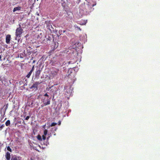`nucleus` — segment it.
Returning <instances> with one entry per match:
<instances>
[{
  "label": "nucleus",
  "mask_w": 160,
  "mask_h": 160,
  "mask_svg": "<svg viewBox=\"0 0 160 160\" xmlns=\"http://www.w3.org/2000/svg\"><path fill=\"white\" fill-rule=\"evenodd\" d=\"M10 124V122L9 120H8L5 122V125L7 126H9Z\"/></svg>",
  "instance_id": "obj_11"
},
{
  "label": "nucleus",
  "mask_w": 160,
  "mask_h": 160,
  "mask_svg": "<svg viewBox=\"0 0 160 160\" xmlns=\"http://www.w3.org/2000/svg\"><path fill=\"white\" fill-rule=\"evenodd\" d=\"M2 58V57L1 56V55H0V61L1 60V59Z\"/></svg>",
  "instance_id": "obj_27"
},
{
  "label": "nucleus",
  "mask_w": 160,
  "mask_h": 160,
  "mask_svg": "<svg viewBox=\"0 0 160 160\" xmlns=\"http://www.w3.org/2000/svg\"><path fill=\"white\" fill-rule=\"evenodd\" d=\"M42 102H43L44 106H46L48 105H49L50 103V98H47L46 99L45 98L43 99Z\"/></svg>",
  "instance_id": "obj_4"
},
{
  "label": "nucleus",
  "mask_w": 160,
  "mask_h": 160,
  "mask_svg": "<svg viewBox=\"0 0 160 160\" xmlns=\"http://www.w3.org/2000/svg\"><path fill=\"white\" fill-rule=\"evenodd\" d=\"M46 135H43L42 136V138L43 140H45L46 138Z\"/></svg>",
  "instance_id": "obj_19"
},
{
  "label": "nucleus",
  "mask_w": 160,
  "mask_h": 160,
  "mask_svg": "<svg viewBox=\"0 0 160 160\" xmlns=\"http://www.w3.org/2000/svg\"><path fill=\"white\" fill-rule=\"evenodd\" d=\"M41 73V70H40V68L38 69H36V71L35 72V77L39 78L40 76V74Z\"/></svg>",
  "instance_id": "obj_8"
},
{
  "label": "nucleus",
  "mask_w": 160,
  "mask_h": 160,
  "mask_svg": "<svg viewBox=\"0 0 160 160\" xmlns=\"http://www.w3.org/2000/svg\"><path fill=\"white\" fill-rule=\"evenodd\" d=\"M40 83H41V82H36L33 84L32 85L30 88L31 89L34 88H36V89H37L38 85L40 84Z\"/></svg>",
  "instance_id": "obj_5"
},
{
  "label": "nucleus",
  "mask_w": 160,
  "mask_h": 160,
  "mask_svg": "<svg viewBox=\"0 0 160 160\" xmlns=\"http://www.w3.org/2000/svg\"><path fill=\"white\" fill-rule=\"evenodd\" d=\"M21 8V7H19V6L15 7L13 9V12H15V11H17L20 10Z\"/></svg>",
  "instance_id": "obj_10"
},
{
  "label": "nucleus",
  "mask_w": 160,
  "mask_h": 160,
  "mask_svg": "<svg viewBox=\"0 0 160 160\" xmlns=\"http://www.w3.org/2000/svg\"><path fill=\"white\" fill-rule=\"evenodd\" d=\"M75 62H72V61H69L68 62V64H73L75 63Z\"/></svg>",
  "instance_id": "obj_17"
},
{
  "label": "nucleus",
  "mask_w": 160,
  "mask_h": 160,
  "mask_svg": "<svg viewBox=\"0 0 160 160\" xmlns=\"http://www.w3.org/2000/svg\"><path fill=\"white\" fill-rule=\"evenodd\" d=\"M43 106H44L43 105H41V107H43Z\"/></svg>",
  "instance_id": "obj_28"
},
{
  "label": "nucleus",
  "mask_w": 160,
  "mask_h": 160,
  "mask_svg": "<svg viewBox=\"0 0 160 160\" xmlns=\"http://www.w3.org/2000/svg\"><path fill=\"white\" fill-rule=\"evenodd\" d=\"M58 122V125H60L61 124V121H59Z\"/></svg>",
  "instance_id": "obj_24"
},
{
  "label": "nucleus",
  "mask_w": 160,
  "mask_h": 160,
  "mask_svg": "<svg viewBox=\"0 0 160 160\" xmlns=\"http://www.w3.org/2000/svg\"><path fill=\"white\" fill-rule=\"evenodd\" d=\"M46 89L48 91H49L50 90L49 93L51 94H54L55 92H56L57 90V88L53 86H52L49 88H47Z\"/></svg>",
  "instance_id": "obj_3"
},
{
  "label": "nucleus",
  "mask_w": 160,
  "mask_h": 160,
  "mask_svg": "<svg viewBox=\"0 0 160 160\" xmlns=\"http://www.w3.org/2000/svg\"><path fill=\"white\" fill-rule=\"evenodd\" d=\"M35 61H35V60H34L33 61V62H32V63H34L35 62Z\"/></svg>",
  "instance_id": "obj_26"
},
{
  "label": "nucleus",
  "mask_w": 160,
  "mask_h": 160,
  "mask_svg": "<svg viewBox=\"0 0 160 160\" xmlns=\"http://www.w3.org/2000/svg\"><path fill=\"white\" fill-rule=\"evenodd\" d=\"M30 118V117L29 116H27L25 118V120H28Z\"/></svg>",
  "instance_id": "obj_20"
},
{
  "label": "nucleus",
  "mask_w": 160,
  "mask_h": 160,
  "mask_svg": "<svg viewBox=\"0 0 160 160\" xmlns=\"http://www.w3.org/2000/svg\"><path fill=\"white\" fill-rule=\"evenodd\" d=\"M19 27L17 28L15 32V39L19 40L21 37V35L23 32V29L22 28L21 25L19 24Z\"/></svg>",
  "instance_id": "obj_2"
},
{
  "label": "nucleus",
  "mask_w": 160,
  "mask_h": 160,
  "mask_svg": "<svg viewBox=\"0 0 160 160\" xmlns=\"http://www.w3.org/2000/svg\"><path fill=\"white\" fill-rule=\"evenodd\" d=\"M58 73V72H53V74L54 75H57Z\"/></svg>",
  "instance_id": "obj_22"
},
{
  "label": "nucleus",
  "mask_w": 160,
  "mask_h": 160,
  "mask_svg": "<svg viewBox=\"0 0 160 160\" xmlns=\"http://www.w3.org/2000/svg\"><path fill=\"white\" fill-rule=\"evenodd\" d=\"M77 28L78 29H79V30L80 31H81V29L79 27H78V26H77Z\"/></svg>",
  "instance_id": "obj_23"
},
{
  "label": "nucleus",
  "mask_w": 160,
  "mask_h": 160,
  "mask_svg": "<svg viewBox=\"0 0 160 160\" xmlns=\"http://www.w3.org/2000/svg\"><path fill=\"white\" fill-rule=\"evenodd\" d=\"M32 72L31 71H30L28 73L26 77H27L28 78H29Z\"/></svg>",
  "instance_id": "obj_13"
},
{
  "label": "nucleus",
  "mask_w": 160,
  "mask_h": 160,
  "mask_svg": "<svg viewBox=\"0 0 160 160\" xmlns=\"http://www.w3.org/2000/svg\"><path fill=\"white\" fill-rule=\"evenodd\" d=\"M11 39V35L8 34L6 36V42L7 44H9L10 41Z\"/></svg>",
  "instance_id": "obj_6"
},
{
  "label": "nucleus",
  "mask_w": 160,
  "mask_h": 160,
  "mask_svg": "<svg viewBox=\"0 0 160 160\" xmlns=\"http://www.w3.org/2000/svg\"><path fill=\"white\" fill-rule=\"evenodd\" d=\"M96 2L95 1L90 0L84 4V8L83 11L87 13H89L94 9L93 8L94 6L96 5Z\"/></svg>",
  "instance_id": "obj_1"
},
{
  "label": "nucleus",
  "mask_w": 160,
  "mask_h": 160,
  "mask_svg": "<svg viewBox=\"0 0 160 160\" xmlns=\"http://www.w3.org/2000/svg\"><path fill=\"white\" fill-rule=\"evenodd\" d=\"M38 0H37V1H38Z\"/></svg>",
  "instance_id": "obj_30"
},
{
  "label": "nucleus",
  "mask_w": 160,
  "mask_h": 160,
  "mask_svg": "<svg viewBox=\"0 0 160 160\" xmlns=\"http://www.w3.org/2000/svg\"><path fill=\"white\" fill-rule=\"evenodd\" d=\"M56 125H57V123H55V122H53L51 123V125H50V126L51 127L54 126H55Z\"/></svg>",
  "instance_id": "obj_16"
},
{
  "label": "nucleus",
  "mask_w": 160,
  "mask_h": 160,
  "mask_svg": "<svg viewBox=\"0 0 160 160\" xmlns=\"http://www.w3.org/2000/svg\"><path fill=\"white\" fill-rule=\"evenodd\" d=\"M21 159L22 157L20 156H14L11 157V160H21Z\"/></svg>",
  "instance_id": "obj_7"
},
{
  "label": "nucleus",
  "mask_w": 160,
  "mask_h": 160,
  "mask_svg": "<svg viewBox=\"0 0 160 160\" xmlns=\"http://www.w3.org/2000/svg\"><path fill=\"white\" fill-rule=\"evenodd\" d=\"M44 96H46V97H47V98H49V96H48V95L47 94V93H45V94H44Z\"/></svg>",
  "instance_id": "obj_21"
},
{
  "label": "nucleus",
  "mask_w": 160,
  "mask_h": 160,
  "mask_svg": "<svg viewBox=\"0 0 160 160\" xmlns=\"http://www.w3.org/2000/svg\"><path fill=\"white\" fill-rule=\"evenodd\" d=\"M5 158L7 160H10V153L8 152H7L5 155Z\"/></svg>",
  "instance_id": "obj_9"
},
{
  "label": "nucleus",
  "mask_w": 160,
  "mask_h": 160,
  "mask_svg": "<svg viewBox=\"0 0 160 160\" xmlns=\"http://www.w3.org/2000/svg\"><path fill=\"white\" fill-rule=\"evenodd\" d=\"M48 133V130L47 129H45L44 131V135H46Z\"/></svg>",
  "instance_id": "obj_15"
},
{
  "label": "nucleus",
  "mask_w": 160,
  "mask_h": 160,
  "mask_svg": "<svg viewBox=\"0 0 160 160\" xmlns=\"http://www.w3.org/2000/svg\"><path fill=\"white\" fill-rule=\"evenodd\" d=\"M50 137V136H49V137H47V139L48 140L49 139V138Z\"/></svg>",
  "instance_id": "obj_25"
},
{
  "label": "nucleus",
  "mask_w": 160,
  "mask_h": 160,
  "mask_svg": "<svg viewBox=\"0 0 160 160\" xmlns=\"http://www.w3.org/2000/svg\"><path fill=\"white\" fill-rule=\"evenodd\" d=\"M34 65L33 66L30 71H31L32 72L34 71Z\"/></svg>",
  "instance_id": "obj_18"
},
{
  "label": "nucleus",
  "mask_w": 160,
  "mask_h": 160,
  "mask_svg": "<svg viewBox=\"0 0 160 160\" xmlns=\"http://www.w3.org/2000/svg\"><path fill=\"white\" fill-rule=\"evenodd\" d=\"M7 150L11 152H12V149L9 146H8L7 147Z\"/></svg>",
  "instance_id": "obj_14"
},
{
  "label": "nucleus",
  "mask_w": 160,
  "mask_h": 160,
  "mask_svg": "<svg viewBox=\"0 0 160 160\" xmlns=\"http://www.w3.org/2000/svg\"><path fill=\"white\" fill-rule=\"evenodd\" d=\"M33 104V102H32V103H31V104L32 105Z\"/></svg>",
  "instance_id": "obj_29"
},
{
  "label": "nucleus",
  "mask_w": 160,
  "mask_h": 160,
  "mask_svg": "<svg viewBox=\"0 0 160 160\" xmlns=\"http://www.w3.org/2000/svg\"><path fill=\"white\" fill-rule=\"evenodd\" d=\"M37 138L38 140H39L40 141H41L42 140V139L41 138V137L39 134H38L37 136Z\"/></svg>",
  "instance_id": "obj_12"
}]
</instances>
